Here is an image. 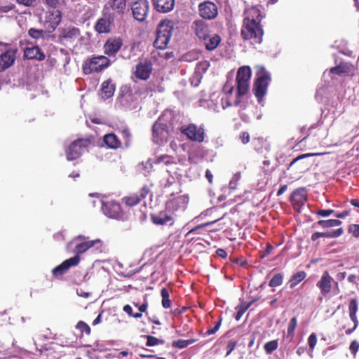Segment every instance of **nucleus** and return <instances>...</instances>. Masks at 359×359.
Returning <instances> with one entry per match:
<instances>
[{"label": "nucleus", "instance_id": "f257e3e1", "mask_svg": "<svg viewBox=\"0 0 359 359\" xmlns=\"http://www.w3.org/2000/svg\"><path fill=\"white\" fill-rule=\"evenodd\" d=\"M241 35L243 40H250L252 43H261L264 30L260 24L262 20L261 11L255 6L245 10Z\"/></svg>", "mask_w": 359, "mask_h": 359}, {"label": "nucleus", "instance_id": "f03ea898", "mask_svg": "<svg viewBox=\"0 0 359 359\" xmlns=\"http://www.w3.org/2000/svg\"><path fill=\"white\" fill-rule=\"evenodd\" d=\"M174 32V22L170 20H163L158 25L154 46L156 49L167 48Z\"/></svg>", "mask_w": 359, "mask_h": 359}, {"label": "nucleus", "instance_id": "7ed1b4c3", "mask_svg": "<svg viewBox=\"0 0 359 359\" xmlns=\"http://www.w3.org/2000/svg\"><path fill=\"white\" fill-rule=\"evenodd\" d=\"M256 75L252 91L258 102L260 103L266 93L271 81V75L265 67L261 65L256 66Z\"/></svg>", "mask_w": 359, "mask_h": 359}, {"label": "nucleus", "instance_id": "20e7f679", "mask_svg": "<svg viewBox=\"0 0 359 359\" xmlns=\"http://www.w3.org/2000/svg\"><path fill=\"white\" fill-rule=\"evenodd\" d=\"M316 286L323 297H327L331 294L337 295L340 293L339 283L334 280L328 271H325L323 273L316 283Z\"/></svg>", "mask_w": 359, "mask_h": 359}, {"label": "nucleus", "instance_id": "39448f33", "mask_svg": "<svg viewBox=\"0 0 359 359\" xmlns=\"http://www.w3.org/2000/svg\"><path fill=\"white\" fill-rule=\"evenodd\" d=\"M251 76L252 71L249 66H242L238 68L236 77L238 97H242L248 93Z\"/></svg>", "mask_w": 359, "mask_h": 359}, {"label": "nucleus", "instance_id": "423d86ee", "mask_svg": "<svg viewBox=\"0 0 359 359\" xmlns=\"http://www.w3.org/2000/svg\"><path fill=\"white\" fill-rule=\"evenodd\" d=\"M110 65V60L105 55L93 56L86 60L83 64V72L85 74L100 72Z\"/></svg>", "mask_w": 359, "mask_h": 359}, {"label": "nucleus", "instance_id": "0eeeda50", "mask_svg": "<svg viewBox=\"0 0 359 359\" xmlns=\"http://www.w3.org/2000/svg\"><path fill=\"white\" fill-rule=\"evenodd\" d=\"M127 10L126 0H108L102 8L107 16L114 20L122 19Z\"/></svg>", "mask_w": 359, "mask_h": 359}, {"label": "nucleus", "instance_id": "6e6552de", "mask_svg": "<svg viewBox=\"0 0 359 359\" xmlns=\"http://www.w3.org/2000/svg\"><path fill=\"white\" fill-rule=\"evenodd\" d=\"M75 241H80L81 243H77L74 249V256H79L86 252L88 250L93 248L95 252H102L103 243L100 239L86 240L85 236L79 235L76 237Z\"/></svg>", "mask_w": 359, "mask_h": 359}, {"label": "nucleus", "instance_id": "1a4fd4ad", "mask_svg": "<svg viewBox=\"0 0 359 359\" xmlns=\"http://www.w3.org/2000/svg\"><path fill=\"white\" fill-rule=\"evenodd\" d=\"M152 136L154 143L162 144L168 141L169 128L165 123L164 116L158 117L152 127Z\"/></svg>", "mask_w": 359, "mask_h": 359}, {"label": "nucleus", "instance_id": "9d476101", "mask_svg": "<svg viewBox=\"0 0 359 359\" xmlns=\"http://www.w3.org/2000/svg\"><path fill=\"white\" fill-rule=\"evenodd\" d=\"M90 144L88 139H77L72 142L65 149L66 157L68 161L79 158L85 152Z\"/></svg>", "mask_w": 359, "mask_h": 359}, {"label": "nucleus", "instance_id": "9b49d317", "mask_svg": "<svg viewBox=\"0 0 359 359\" xmlns=\"http://www.w3.org/2000/svg\"><path fill=\"white\" fill-rule=\"evenodd\" d=\"M180 131L188 140L192 142L201 143L205 140V133L203 125L198 126L195 123H189L182 126Z\"/></svg>", "mask_w": 359, "mask_h": 359}, {"label": "nucleus", "instance_id": "f8f14e48", "mask_svg": "<svg viewBox=\"0 0 359 359\" xmlns=\"http://www.w3.org/2000/svg\"><path fill=\"white\" fill-rule=\"evenodd\" d=\"M151 193V189L147 184H144L139 192L131 193L122 198V203L128 207H133L139 204Z\"/></svg>", "mask_w": 359, "mask_h": 359}, {"label": "nucleus", "instance_id": "ddd939ff", "mask_svg": "<svg viewBox=\"0 0 359 359\" xmlns=\"http://www.w3.org/2000/svg\"><path fill=\"white\" fill-rule=\"evenodd\" d=\"M198 13L203 20H214L218 15L217 6L210 1L201 2L198 5Z\"/></svg>", "mask_w": 359, "mask_h": 359}, {"label": "nucleus", "instance_id": "4468645a", "mask_svg": "<svg viewBox=\"0 0 359 359\" xmlns=\"http://www.w3.org/2000/svg\"><path fill=\"white\" fill-rule=\"evenodd\" d=\"M104 214L109 218L121 219L123 218L124 213L122 210L121 204L115 201H110L104 203L102 206Z\"/></svg>", "mask_w": 359, "mask_h": 359}, {"label": "nucleus", "instance_id": "2eb2a0df", "mask_svg": "<svg viewBox=\"0 0 359 359\" xmlns=\"http://www.w3.org/2000/svg\"><path fill=\"white\" fill-rule=\"evenodd\" d=\"M123 45V39L119 36L108 38L103 46L104 53L108 57H115Z\"/></svg>", "mask_w": 359, "mask_h": 359}, {"label": "nucleus", "instance_id": "dca6fc26", "mask_svg": "<svg viewBox=\"0 0 359 359\" xmlns=\"http://www.w3.org/2000/svg\"><path fill=\"white\" fill-rule=\"evenodd\" d=\"M149 4L147 0H137L131 6L134 18L140 22L144 21L149 13Z\"/></svg>", "mask_w": 359, "mask_h": 359}, {"label": "nucleus", "instance_id": "f3484780", "mask_svg": "<svg viewBox=\"0 0 359 359\" xmlns=\"http://www.w3.org/2000/svg\"><path fill=\"white\" fill-rule=\"evenodd\" d=\"M59 39L61 41L73 42L81 35L80 29L74 26H65L58 29Z\"/></svg>", "mask_w": 359, "mask_h": 359}, {"label": "nucleus", "instance_id": "a211bd4d", "mask_svg": "<svg viewBox=\"0 0 359 359\" xmlns=\"http://www.w3.org/2000/svg\"><path fill=\"white\" fill-rule=\"evenodd\" d=\"M105 13L103 11H102V17L97 20L94 27L95 30L99 34L109 33L114 25L115 20Z\"/></svg>", "mask_w": 359, "mask_h": 359}, {"label": "nucleus", "instance_id": "6ab92c4d", "mask_svg": "<svg viewBox=\"0 0 359 359\" xmlns=\"http://www.w3.org/2000/svg\"><path fill=\"white\" fill-rule=\"evenodd\" d=\"M152 71V62L150 60H145L136 65L134 74L137 79L147 81L150 77Z\"/></svg>", "mask_w": 359, "mask_h": 359}, {"label": "nucleus", "instance_id": "aec40b11", "mask_svg": "<svg viewBox=\"0 0 359 359\" xmlns=\"http://www.w3.org/2000/svg\"><path fill=\"white\" fill-rule=\"evenodd\" d=\"M80 259V257L74 256L65 260L60 265L52 269L53 276L57 278L64 275L71 267L77 266Z\"/></svg>", "mask_w": 359, "mask_h": 359}, {"label": "nucleus", "instance_id": "412c9836", "mask_svg": "<svg viewBox=\"0 0 359 359\" xmlns=\"http://www.w3.org/2000/svg\"><path fill=\"white\" fill-rule=\"evenodd\" d=\"M307 201V191L304 187H299L293 191L290 202L295 209H300Z\"/></svg>", "mask_w": 359, "mask_h": 359}, {"label": "nucleus", "instance_id": "4be33fe9", "mask_svg": "<svg viewBox=\"0 0 359 359\" xmlns=\"http://www.w3.org/2000/svg\"><path fill=\"white\" fill-rule=\"evenodd\" d=\"M358 311V303L356 299H351L348 304V314L350 319L353 323V327L348 328L345 331L346 335L352 334L358 327L359 320L357 317V312Z\"/></svg>", "mask_w": 359, "mask_h": 359}, {"label": "nucleus", "instance_id": "5701e85b", "mask_svg": "<svg viewBox=\"0 0 359 359\" xmlns=\"http://www.w3.org/2000/svg\"><path fill=\"white\" fill-rule=\"evenodd\" d=\"M192 28L201 41L208 39L210 35L209 26L203 20L199 19L194 21Z\"/></svg>", "mask_w": 359, "mask_h": 359}, {"label": "nucleus", "instance_id": "b1692460", "mask_svg": "<svg viewBox=\"0 0 359 359\" xmlns=\"http://www.w3.org/2000/svg\"><path fill=\"white\" fill-rule=\"evenodd\" d=\"M151 219L156 225H165L168 224L172 225L174 224L173 217L167 210L151 214Z\"/></svg>", "mask_w": 359, "mask_h": 359}, {"label": "nucleus", "instance_id": "393cba45", "mask_svg": "<svg viewBox=\"0 0 359 359\" xmlns=\"http://www.w3.org/2000/svg\"><path fill=\"white\" fill-rule=\"evenodd\" d=\"M61 19L62 16L60 10H50L46 13L45 18V24L48 29L54 30L60 23Z\"/></svg>", "mask_w": 359, "mask_h": 359}, {"label": "nucleus", "instance_id": "a878e982", "mask_svg": "<svg viewBox=\"0 0 359 359\" xmlns=\"http://www.w3.org/2000/svg\"><path fill=\"white\" fill-rule=\"evenodd\" d=\"M17 50L8 49L0 55V71H4L11 67L16 58Z\"/></svg>", "mask_w": 359, "mask_h": 359}, {"label": "nucleus", "instance_id": "bb28decb", "mask_svg": "<svg viewBox=\"0 0 359 359\" xmlns=\"http://www.w3.org/2000/svg\"><path fill=\"white\" fill-rule=\"evenodd\" d=\"M354 72V67L349 62H341L336 67L330 69V72L335 74L339 76H349L353 75Z\"/></svg>", "mask_w": 359, "mask_h": 359}, {"label": "nucleus", "instance_id": "cd10ccee", "mask_svg": "<svg viewBox=\"0 0 359 359\" xmlns=\"http://www.w3.org/2000/svg\"><path fill=\"white\" fill-rule=\"evenodd\" d=\"M24 56L28 60L42 61L46 56L41 49L38 46L27 47L24 50Z\"/></svg>", "mask_w": 359, "mask_h": 359}, {"label": "nucleus", "instance_id": "c85d7f7f", "mask_svg": "<svg viewBox=\"0 0 359 359\" xmlns=\"http://www.w3.org/2000/svg\"><path fill=\"white\" fill-rule=\"evenodd\" d=\"M152 4L158 12L165 13L173 9L175 0H152Z\"/></svg>", "mask_w": 359, "mask_h": 359}, {"label": "nucleus", "instance_id": "c756f323", "mask_svg": "<svg viewBox=\"0 0 359 359\" xmlns=\"http://www.w3.org/2000/svg\"><path fill=\"white\" fill-rule=\"evenodd\" d=\"M115 84H114L111 79L104 81L102 83L101 89L100 90V95L103 100L110 98L114 95L115 91Z\"/></svg>", "mask_w": 359, "mask_h": 359}, {"label": "nucleus", "instance_id": "7c9ffc66", "mask_svg": "<svg viewBox=\"0 0 359 359\" xmlns=\"http://www.w3.org/2000/svg\"><path fill=\"white\" fill-rule=\"evenodd\" d=\"M344 233L343 228H339L332 231L326 232H315L311 236V240L314 242L320 238H337L341 236Z\"/></svg>", "mask_w": 359, "mask_h": 359}, {"label": "nucleus", "instance_id": "2f4dec72", "mask_svg": "<svg viewBox=\"0 0 359 359\" xmlns=\"http://www.w3.org/2000/svg\"><path fill=\"white\" fill-rule=\"evenodd\" d=\"M103 141L109 149H117L121 147V141L114 133H108L104 135Z\"/></svg>", "mask_w": 359, "mask_h": 359}, {"label": "nucleus", "instance_id": "473e14b6", "mask_svg": "<svg viewBox=\"0 0 359 359\" xmlns=\"http://www.w3.org/2000/svg\"><path fill=\"white\" fill-rule=\"evenodd\" d=\"M148 308V304L144 302L139 306L138 313H134L132 307L129 304H126L123 307V311L126 313L130 317L139 319L142 317V313H146Z\"/></svg>", "mask_w": 359, "mask_h": 359}, {"label": "nucleus", "instance_id": "72a5a7b5", "mask_svg": "<svg viewBox=\"0 0 359 359\" xmlns=\"http://www.w3.org/2000/svg\"><path fill=\"white\" fill-rule=\"evenodd\" d=\"M221 36L217 34H210L208 39L203 40L205 48L212 51L221 43Z\"/></svg>", "mask_w": 359, "mask_h": 359}, {"label": "nucleus", "instance_id": "f704fd0d", "mask_svg": "<svg viewBox=\"0 0 359 359\" xmlns=\"http://www.w3.org/2000/svg\"><path fill=\"white\" fill-rule=\"evenodd\" d=\"M118 100L123 106L126 105L130 101H133V93L130 87L126 86L121 87Z\"/></svg>", "mask_w": 359, "mask_h": 359}, {"label": "nucleus", "instance_id": "c9c22d12", "mask_svg": "<svg viewBox=\"0 0 359 359\" xmlns=\"http://www.w3.org/2000/svg\"><path fill=\"white\" fill-rule=\"evenodd\" d=\"M306 277V273L304 271H300L293 274L289 281L287 282V285L290 288L292 289L296 285H297L300 282L304 280Z\"/></svg>", "mask_w": 359, "mask_h": 359}, {"label": "nucleus", "instance_id": "e433bc0d", "mask_svg": "<svg viewBox=\"0 0 359 359\" xmlns=\"http://www.w3.org/2000/svg\"><path fill=\"white\" fill-rule=\"evenodd\" d=\"M341 221L336 219H330L327 220H318L316 223L313 224V227H316V226H320L323 229L331 228L334 226H337L341 224Z\"/></svg>", "mask_w": 359, "mask_h": 359}, {"label": "nucleus", "instance_id": "4c0bfd02", "mask_svg": "<svg viewBox=\"0 0 359 359\" xmlns=\"http://www.w3.org/2000/svg\"><path fill=\"white\" fill-rule=\"evenodd\" d=\"M197 339H179L177 341H173L172 342V346L176 348H184L187 347L189 345H191L196 341H197Z\"/></svg>", "mask_w": 359, "mask_h": 359}, {"label": "nucleus", "instance_id": "58836bf2", "mask_svg": "<svg viewBox=\"0 0 359 359\" xmlns=\"http://www.w3.org/2000/svg\"><path fill=\"white\" fill-rule=\"evenodd\" d=\"M161 297H162V306H163V307L164 309L170 308V306H171V302H170V300L169 299L170 294H169L168 290L166 288L163 287L161 290Z\"/></svg>", "mask_w": 359, "mask_h": 359}, {"label": "nucleus", "instance_id": "ea45409f", "mask_svg": "<svg viewBox=\"0 0 359 359\" xmlns=\"http://www.w3.org/2000/svg\"><path fill=\"white\" fill-rule=\"evenodd\" d=\"M252 302L247 303L243 302L239 306L236 308L237 311L235 316V319L236 320H239L243 316L244 313L248 309V308L252 305Z\"/></svg>", "mask_w": 359, "mask_h": 359}, {"label": "nucleus", "instance_id": "a19ab883", "mask_svg": "<svg viewBox=\"0 0 359 359\" xmlns=\"http://www.w3.org/2000/svg\"><path fill=\"white\" fill-rule=\"evenodd\" d=\"M156 163H162L165 165H169L175 163L174 158L168 155H161L157 156L155 161Z\"/></svg>", "mask_w": 359, "mask_h": 359}, {"label": "nucleus", "instance_id": "79ce46f5", "mask_svg": "<svg viewBox=\"0 0 359 359\" xmlns=\"http://www.w3.org/2000/svg\"><path fill=\"white\" fill-rule=\"evenodd\" d=\"M278 340L275 339L266 342L264 346V348L267 354H271L274 351H276L278 348Z\"/></svg>", "mask_w": 359, "mask_h": 359}, {"label": "nucleus", "instance_id": "37998d69", "mask_svg": "<svg viewBox=\"0 0 359 359\" xmlns=\"http://www.w3.org/2000/svg\"><path fill=\"white\" fill-rule=\"evenodd\" d=\"M283 275L280 273H276L270 280L269 285L272 287L280 286L283 283Z\"/></svg>", "mask_w": 359, "mask_h": 359}, {"label": "nucleus", "instance_id": "c03bdc74", "mask_svg": "<svg viewBox=\"0 0 359 359\" xmlns=\"http://www.w3.org/2000/svg\"><path fill=\"white\" fill-rule=\"evenodd\" d=\"M76 327L80 331L81 334L85 333L87 335H89L90 334V327L86 323L82 320H80L77 323Z\"/></svg>", "mask_w": 359, "mask_h": 359}, {"label": "nucleus", "instance_id": "a18cd8bd", "mask_svg": "<svg viewBox=\"0 0 359 359\" xmlns=\"http://www.w3.org/2000/svg\"><path fill=\"white\" fill-rule=\"evenodd\" d=\"M145 337L147 338L146 345L147 346H154L158 344H163L164 343L163 340L159 339L151 335H146Z\"/></svg>", "mask_w": 359, "mask_h": 359}, {"label": "nucleus", "instance_id": "49530a36", "mask_svg": "<svg viewBox=\"0 0 359 359\" xmlns=\"http://www.w3.org/2000/svg\"><path fill=\"white\" fill-rule=\"evenodd\" d=\"M297 325V317H292L289 322L287 327V335L290 337H293L294 334L295 329Z\"/></svg>", "mask_w": 359, "mask_h": 359}, {"label": "nucleus", "instance_id": "de8ad7c7", "mask_svg": "<svg viewBox=\"0 0 359 359\" xmlns=\"http://www.w3.org/2000/svg\"><path fill=\"white\" fill-rule=\"evenodd\" d=\"M46 4L48 6L53 9H58L65 4V0H46Z\"/></svg>", "mask_w": 359, "mask_h": 359}, {"label": "nucleus", "instance_id": "09e8293b", "mask_svg": "<svg viewBox=\"0 0 359 359\" xmlns=\"http://www.w3.org/2000/svg\"><path fill=\"white\" fill-rule=\"evenodd\" d=\"M29 36L34 39H39L43 37V31L42 29H36L34 28H30L28 31Z\"/></svg>", "mask_w": 359, "mask_h": 359}, {"label": "nucleus", "instance_id": "8fccbe9b", "mask_svg": "<svg viewBox=\"0 0 359 359\" xmlns=\"http://www.w3.org/2000/svg\"><path fill=\"white\" fill-rule=\"evenodd\" d=\"M321 154H320V153H307V154H301L292 160V161L289 165L288 169L290 168H291L296 162H297L300 159H303V158L310 157V156H318V155H321Z\"/></svg>", "mask_w": 359, "mask_h": 359}, {"label": "nucleus", "instance_id": "3c124183", "mask_svg": "<svg viewBox=\"0 0 359 359\" xmlns=\"http://www.w3.org/2000/svg\"><path fill=\"white\" fill-rule=\"evenodd\" d=\"M144 210L140 209L137 213H135L136 218L140 222H144L147 220V205L144 204L143 205Z\"/></svg>", "mask_w": 359, "mask_h": 359}, {"label": "nucleus", "instance_id": "603ef678", "mask_svg": "<svg viewBox=\"0 0 359 359\" xmlns=\"http://www.w3.org/2000/svg\"><path fill=\"white\" fill-rule=\"evenodd\" d=\"M348 232L355 238H359V224H352L348 226Z\"/></svg>", "mask_w": 359, "mask_h": 359}, {"label": "nucleus", "instance_id": "864d4df0", "mask_svg": "<svg viewBox=\"0 0 359 359\" xmlns=\"http://www.w3.org/2000/svg\"><path fill=\"white\" fill-rule=\"evenodd\" d=\"M215 222V221H213V222H206V223H204V224H201L200 225H198L197 226H196L195 228H193L191 229L187 234H195V233H199V231L204 228V227H206V226H208L212 224H214Z\"/></svg>", "mask_w": 359, "mask_h": 359}, {"label": "nucleus", "instance_id": "5fc2aeb1", "mask_svg": "<svg viewBox=\"0 0 359 359\" xmlns=\"http://www.w3.org/2000/svg\"><path fill=\"white\" fill-rule=\"evenodd\" d=\"M222 317L219 318V320L216 322L215 326L212 328L208 329L205 333V336L211 335L215 334L220 327L221 323H222Z\"/></svg>", "mask_w": 359, "mask_h": 359}, {"label": "nucleus", "instance_id": "6e6d98bb", "mask_svg": "<svg viewBox=\"0 0 359 359\" xmlns=\"http://www.w3.org/2000/svg\"><path fill=\"white\" fill-rule=\"evenodd\" d=\"M334 212V210H332V209H327V210L319 209L315 212V214L316 215L322 217H326L331 215Z\"/></svg>", "mask_w": 359, "mask_h": 359}, {"label": "nucleus", "instance_id": "4d7b16f0", "mask_svg": "<svg viewBox=\"0 0 359 359\" xmlns=\"http://www.w3.org/2000/svg\"><path fill=\"white\" fill-rule=\"evenodd\" d=\"M309 348L313 351L317 343V337L315 333L310 334L308 339Z\"/></svg>", "mask_w": 359, "mask_h": 359}, {"label": "nucleus", "instance_id": "13d9d810", "mask_svg": "<svg viewBox=\"0 0 359 359\" xmlns=\"http://www.w3.org/2000/svg\"><path fill=\"white\" fill-rule=\"evenodd\" d=\"M237 345V341L234 340H230L228 341L227 345L226 346V355H229L235 348Z\"/></svg>", "mask_w": 359, "mask_h": 359}, {"label": "nucleus", "instance_id": "bf43d9fd", "mask_svg": "<svg viewBox=\"0 0 359 359\" xmlns=\"http://www.w3.org/2000/svg\"><path fill=\"white\" fill-rule=\"evenodd\" d=\"M121 134H122L123 137L124 139L126 145L128 146L130 144V137H131V134H130L129 130L127 129V128H125V129L122 130H121Z\"/></svg>", "mask_w": 359, "mask_h": 359}, {"label": "nucleus", "instance_id": "052dcab7", "mask_svg": "<svg viewBox=\"0 0 359 359\" xmlns=\"http://www.w3.org/2000/svg\"><path fill=\"white\" fill-rule=\"evenodd\" d=\"M349 349L353 355H355L359 350V342L356 340L352 341L350 344Z\"/></svg>", "mask_w": 359, "mask_h": 359}, {"label": "nucleus", "instance_id": "680f3d73", "mask_svg": "<svg viewBox=\"0 0 359 359\" xmlns=\"http://www.w3.org/2000/svg\"><path fill=\"white\" fill-rule=\"evenodd\" d=\"M240 139L243 144H247L250 141V135L248 132H242L240 135Z\"/></svg>", "mask_w": 359, "mask_h": 359}, {"label": "nucleus", "instance_id": "e2e57ef3", "mask_svg": "<svg viewBox=\"0 0 359 359\" xmlns=\"http://www.w3.org/2000/svg\"><path fill=\"white\" fill-rule=\"evenodd\" d=\"M17 3L20 5L25 6H31L34 4L36 0H16Z\"/></svg>", "mask_w": 359, "mask_h": 359}, {"label": "nucleus", "instance_id": "0e129e2a", "mask_svg": "<svg viewBox=\"0 0 359 359\" xmlns=\"http://www.w3.org/2000/svg\"><path fill=\"white\" fill-rule=\"evenodd\" d=\"M69 335V337H68L69 339H71L70 341H66L65 346H73L74 344L76 341V337L75 335L69 333L68 334Z\"/></svg>", "mask_w": 359, "mask_h": 359}, {"label": "nucleus", "instance_id": "69168bd1", "mask_svg": "<svg viewBox=\"0 0 359 359\" xmlns=\"http://www.w3.org/2000/svg\"><path fill=\"white\" fill-rule=\"evenodd\" d=\"M351 213V210H346L340 213H337L335 215V217L337 218H340V219H343V218H345L346 217L348 216Z\"/></svg>", "mask_w": 359, "mask_h": 359}, {"label": "nucleus", "instance_id": "338daca9", "mask_svg": "<svg viewBox=\"0 0 359 359\" xmlns=\"http://www.w3.org/2000/svg\"><path fill=\"white\" fill-rule=\"evenodd\" d=\"M216 254L217 256H219L223 259H225L227 257V252H226L225 250H224L222 248L217 249L216 250Z\"/></svg>", "mask_w": 359, "mask_h": 359}, {"label": "nucleus", "instance_id": "774afa93", "mask_svg": "<svg viewBox=\"0 0 359 359\" xmlns=\"http://www.w3.org/2000/svg\"><path fill=\"white\" fill-rule=\"evenodd\" d=\"M53 237H54L55 240H56L57 241H65V234L62 231L55 233Z\"/></svg>", "mask_w": 359, "mask_h": 359}]
</instances>
